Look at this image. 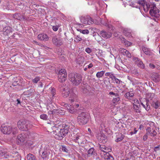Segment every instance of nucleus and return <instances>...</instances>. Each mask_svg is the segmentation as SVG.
<instances>
[{
  "instance_id": "1",
  "label": "nucleus",
  "mask_w": 160,
  "mask_h": 160,
  "mask_svg": "<svg viewBox=\"0 0 160 160\" xmlns=\"http://www.w3.org/2000/svg\"><path fill=\"white\" fill-rule=\"evenodd\" d=\"M68 125L66 124H63L61 128H59L54 126L52 127L53 131L51 132L56 139L61 140L68 133Z\"/></svg>"
},
{
  "instance_id": "2",
  "label": "nucleus",
  "mask_w": 160,
  "mask_h": 160,
  "mask_svg": "<svg viewBox=\"0 0 160 160\" xmlns=\"http://www.w3.org/2000/svg\"><path fill=\"white\" fill-rule=\"evenodd\" d=\"M1 130L2 132L6 134H9L12 133L13 135H15L18 133V131L16 127L7 126L5 124L2 125Z\"/></svg>"
},
{
  "instance_id": "3",
  "label": "nucleus",
  "mask_w": 160,
  "mask_h": 160,
  "mask_svg": "<svg viewBox=\"0 0 160 160\" xmlns=\"http://www.w3.org/2000/svg\"><path fill=\"white\" fill-rule=\"evenodd\" d=\"M69 79L75 86L78 85L82 81L81 75L78 73H70L68 75Z\"/></svg>"
},
{
  "instance_id": "4",
  "label": "nucleus",
  "mask_w": 160,
  "mask_h": 160,
  "mask_svg": "<svg viewBox=\"0 0 160 160\" xmlns=\"http://www.w3.org/2000/svg\"><path fill=\"white\" fill-rule=\"evenodd\" d=\"M29 121L25 120H21L17 123V126L19 129L22 131H27L32 127Z\"/></svg>"
},
{
  "instance_id": "5",
  "label": "nucleus",
  "mask_w": 160,
  "mask_h": 160,
  "mask_svg": "<svg viewBox=\"0 0 160 160\" xmlns=\"http://www.w3.org/2000/svg\"><path fill=\"white\" fill-rule=\"evenodd\" d=\"M89 116L88 112H82L79 114L77 118V121L79 124L84 125L89 121Z\"/></svg>"
},
{
  "instance_id": "6",
  "label": "nucleus",
  "mask_w": 160,
  "mask_h": 160,
  "mask_svg": "<svg viewBox=\"0 0 160 160\" xmlns=\"http://www.w3.org/2000/svg\"><path fill=\"white\" fill-rule=\"evenodd\" d=\"M150 8L149 13L152 17V19L157 22L160 18L159 10L155 5H151Z\"/></svg>"
},
{
  "instance_id": "7",
  "label": "nucleus",
  "mask_w": 160,
  "mask_h": 160,
  "mask_svg": "<svg viewBox=\"0 0 160 160\" xmlns=\"http://www.w3.org/2000/svg\"><path fill=\"white\" fill-rule=\"evenodd\" d=\"M67 74L66 70L64 69H62L58 72V80L60 82H63L66 80Z\"/></svg>"
},
{
  "instance_id": "8",
  "label": "nucleus",
  "mask_w": 160,
  "mask_h": 160,
  "mask_svg": "<svg viewBox=\"0 0 160 160\" xmlns=\"http://www.w3.org/2000/svg\"><path fill=\"white\" fill-rule=\"evenodd\" d=\"M80 20L82 23L86 25H90L93 23L92 19L89 16L82 17Z\"/></svg>"
},
{
  "instance_id": "9",
  "label": "nucleus",
  "mask_w": 160,
  "mask_h": 160,
  "mask_svg": "<svg viewBox=\"0 0 160 160\" xmlns=\"http://www.w3.org/2000/svg\"><path fill=\"white\" fill-rule=\"evenodd\" d=\"M53 43L57 46H60L62 44V39L59 37L55 36L52 38Z\"/></svg>"
},
{
  "instance_id": "10",
  "label": "nucleus",
  "mask_w": 160,
  "mask_h": 160,
  "mask_svg": "<svg viewBox=\"0 0 160 160\" xmlns=\"http://www.w3.org/2000/svg\"><path fill=\"white\" fill-rule=\"evenodd\" d=\"M146 2L145 0H137L135 3L132 4V6L140 9V6L144 5Z\"/></svg>"
},
{
  "instance_id": "11",
  "label": "nucleus",
  "mask_w": 160,
  "mask_h": 160,
  "mask_svg": "<svg viewBox=\"0 0 160 160\" xmlns=\"http://www.w3.org/2000/svg\"><path fill=\"white\" fill-rule=\"evenodd\" d=\"M97 138L100 142L104 143L107 141V136L103 133H100L98 135Z\"/></svg>"
},
{
  "instance_id": "12",
  "label": "nucleus",
  "mask_w": 160,
  "mask_h": 160,
  "mask_svg": "<svg viewBox=\"0 0 160 160\" xmlns=\"http://www.w3.org/2000/svg\"><path fill=\"white\" fill-rule=\"evenodd\" d=\"M50 153V150L47 148L44 147L42 152L41 157L43 159L48 158L49 155Z\"/></svg>"
},
{
  "instance_id": "13",
  "label": "nucleus",
  "mask_w": 160,
  "mask_h": 160,
  "mask_svg": "<svg viewBox=\"0 0 160 160\" xmlns=\"http://www.w3.org/2000/svg\"><path fill=\"white\" fill-rule=\"evenodd\" d=\"M62 95L64 98L67 97L69 95V89L68 86H65L61 90Z\"/></svg>"
},
{
  "instance_id": "14",
  "label": "nucleus",
  "mask_w": 160,
  "mask_h": 160,
  "mask_svg": "<svg viewBox=\"0 0 160 160\" xmlns=\"http://www.w3.org/2000/svg\"><path fill=\"white\" fill-rule=\"evenodd\" d=\"M88 155L89 157H92L94 158L97 155V153L93 148H91L88 151Z\"/></svg>"
},
{
  "instance_id": "15",
  "label": "nucleus",
  "mask_w": 160,
  "mask_h": 160,
  "mask_svg": "<svg viewBox=\"0 0 160 160\" xmlns=\"http://www.w3.org/2000/svg\"><path fill=\"white\" fill-rule=\"evenodd\" d=\"M100 34L102 37L106 39L110 38L112 35V33L110 32H107L104 30L101 31Z\"/></svg>"
},
{
  "instance_id": "16",
  "label": "nucleus",
  "mask_w": 160,
  "mask_h": 160,
  "mask_svg": "<svg viewBox=\"0 0 160 160\" xmlns=\"http://www.w3.org/2000/svg\"><path fill=\"white\" fill-rule=\"evenodd\" d=\"M150 103L152 106L156 109L158 108L160 106V101L156 98L153 101H151V103Z\"/></svg>"
},
{
  "instance_id": "17",
  "label": "nucleus",
  "mask_w": 160,
  "mask_h": 160,
  "mask_svg": "<svg viewBox=\"0 0 160 160\" xmlns=\"http://www.w3.org/2000/svg\"><path fill=\"white\" fill-rule=\"evenodd\" d=\"M3 32L4 35H8L12 32V28L9 26L3 28Z\"/></svg>"
},
{
  "instance_id": "18",
  "label": "nucleus",
  "mask_w": 160,
  "mask_h": 160,
  "mask_svg": "<svg viewBox=\"0 0 160 160\" xmlns=\"http://www.w3.org/2000/svg\"><path fill=\"white\" fill-rule=\"evenodd\" d=\"M99 148L102 151L106 152V153L112 151V148H111L107 147L103 145H100Z\"/></svg>"
},
{
  "instance_id": "19",
  "label": "nucleus",
  "mask_w": 160,
  "mask_h": 160,
  "mask_svg": "<svg viewBox=\"0 0 160 160\" xmlns=\"http://www.w3.org/2000/svg\"><path fill=\"white\" fill-rule=\"evenodd\" d=\"M146 131L147 134H148V135H150L152 137H155L157 134L156 131L154 130H153L152 131L151 128L149 127H147Z\"/></svg>"
},
{
  "instance_id": "20",
  "label": "nucleus",
  "mask_w": 160,
  "mask_h": 160,
  "mask_svg": "<svg viewBox=\"0 0 160 160\" xmlns=\"http://www.w3.org/2000/svg\"><path fill=\"white\" fill-rule=\"evenodd\" d=\"M64 107L66 108L68 110V112H70L71 113L73 114L76 111V110L74 108L73 106L71 105L70 106L67 104H65L64 105Z\"/></svg>"
},
{
  "instance_id": "21",
  "label": "nucleus",
  "mask_w": 160,
  "mask_h": 160,
  "mask_svg": "<svg viewBox=\"0 0 160 160\" xmlns=\"http://www.w3.org/2000/svg\"><path fill=\"white\" fill-rule=\"evenodd\" d=\"M38 39L40 40L48 41L49 39V37L48 35L45 33H41L38 35Z\"/></svg>"
},
{
  "instance_id": "22",
  "label": "nucleus",
  "mask_w": 160,
  "mask_h": 160,
  "mask_svg": "<svg viewBox=\"0 0 160 160\" xmlns=\"http://www.w3.org/2000/svg\"><path fill=\"white\" fill-rule=\"evenodd\" d=\"M154 94L153 93H149L147 95V99L146 101H147L148 102L151 103V101H153V100L156 98H154Z\"/></svg>"
},
{
  "instance_id": "23",
  "label": "nucleus",
  "mask_w": 160,
  "mask_h": 160,
  "mask_svg": "<svg viewBox=\"0 0 160 160\" xmlns=\"http://www.w3.org/2000/svg\"><path fill=\"white\" fill-rule=\"evenodd\" d=\"M134 59L135 61V63L137 66L142 68H144V65L141 60L137 58H135Z\"/></svg>"
},
{
  "instance_id": "24",
  "label": "nucleus",
  "mask_w": 160,
  "mask_h": 160,
  "mask_svg": "<svg viewBox=\"0 0 160 160\" xmlns=\"http://www.w3.org/2000/svg\"><path fill=\"white\" fill-rule=\"evenodd\" d=\"M142 49L143 52L146 55H151L152 54V51L149 48L145 46H142Z\"/></svg>"
},
{
  "instance_id": "25",
  "label": "nucleus",
  "mask_w": 160,
  "mask_h": 160,
  "mask_svg": "<svg viewBox=\"0 0 160 160\" xmlns=\"http://www.w3.org/2000/svg\"><path fill=\"white\" fill-rule=\"evenodd\" d=\"M26 138L27 137L26 136H25V134L24 133L19 135L17 137L18 140L21 142H23L24 141Z\"/></svg>"
},
{
  "instance_id": "26",
  "label": "nucleus",
  "mask_w": 160,
  "mask_h": 160,
  "mask_svg": "<svg viewBox=\"0 0 160 160\" xmlns=\"http://www.w3.org/2000/svg\"><path fill=\"white\" fill-rule=\"evenodd\" d=\"M121 52L123 55L126 56L127 57L129 58H131V54L126 49L122 48L121 50Z\"/></svg>"
},
{
  "instance_id": "27",
  "label": "nucleus",
  "mask_w": 160,
  "mask_h": 160,
  "mask_svg": "<svg viewBox=\"0 0 160 160\" xmlns=\"http://www.w3.org/2000/svg\"><path fill=\"white\" fill-rule=\"evenodd\" d=\"M52 113H58L61 115H63L65 112L63 110L60 109V108L58 109H53L52 111Z\"/></svg>"
},
{
  "instance_id": "28",
  "label": "nucleus",
  "mask_w": 160,
  "mask_h": 160,
  "mask_svg": "<svg viewBox=\"0 0 160 160\" xmlns=\"http://www.w3.org/2000/svg\"><path fill=\"white\" fill-rule=\"evenodd\" d=\"M82 136L77 134L74 137V141L76 142L79 143V142H81L82 141Z\"/></svg>"
},
{
  "instance_id": "29",
  "label": "nucleus",
  "mask_w": 160,
  "mask_h": 160,
  "mask_svg": "<svg viewBox=\"0 0 160 160\" xmlns=\"http://www.w3.org/2000/svg\"><path fill=\"white\" fill-rule=\"evenodd\" d=\"M133 109L135 111L137 112H140V105L139 103H138V104H133Z\"/></svg>"
},
{
  "instance_id": "30",
  "label": "nucleus",
  "mask_w": 160,
  "mask_h": 160,
  "mask_svg": "<svg viewBox=\"0 0 160 160\" xmlns=\"http://www.w3.org/2000/svg\"><path fill=\"white\" fill-rule=\"evenodd\" d=\"M104 160H113L114 158L112 155L108 153H107L104 155Z\"/></svg>"
},
{
  "instance_id": "31",
  "label": "nucleus",
  "mask_w": 160,
  "mask_h": 160,
  "mask_svg": "<svg viewBox=\"0 0 160 160\" xmlns=\"http://www.w3.org/2000/svg\"><path fill=\"white\" fill-rule=\"evenodd\" d=\"M134 96V93L130 91L125 93L124 97L128 99H130Z\"/></svg>"
},
{
  "instance_id": "32",
  "label": "nucleus",
  "mask_w": 160,
  "mask_h": 160,
  "mask_svg": "<svg viewBox=\"0 0 160 160\" xmlns=\"http://www.w3.org/2000/svg\"><path fill=\"white\" fill-rule=\"evenodd\" d=\"M124 136L122 133L118 134L116 136V139L115 140V141L117 142H120L122 141L124 138Z\"/></svg>"
},
{
  "instance_id": "33",
  "label": "nucleus",
  "mask_w": 160,
  "mask_h": 160,
  "mask_svg": "<svg viewBox=\"0 0 160 160\" xmlns=\"http://www.w3.org/2000/svg\"><path fill=\"white\" fill-rule=\"evenodd\" d=\"M123 33L126 36L129 37L131 35V33L129 30L127 28H124L123 30Z\"/></svg>"
},
{
  "instance_id": "34",
  "label": "nucleus",
  "mask_w": 160,
  "mask_h": 160,
  "mask_svg": "<svg viewBox=\"0 0 160 160\" xmlns=\"http://www.w3.org/2000/svg\"><path fill=\"white\" fill-rule=\"evenodd\" d=\"M141 105L144 107V108L147 111H148L150 108V106L148 104V102H147V101H146V105L144 104L142 102L141 103Z\"/></svg>"
},
{
  "instance_id": "35",
  "label": "nucleus",
  "mask_w": 160,
  "mask_h": 160,
  "mask_svg": "<svg viewBox=\"0 0 160 160\" xmlns=\"http://www.w3.org/2000/svg\"><path fill=\"white\" fill-rule=\"evenodd\" d=\"M27 160H36V157L32 154L29 153L27 156Z\"/></svg>"
},
{
  "instance_id": "36",
  "label": "nucleus",
  "mask_w": 160,
  "mask_h": 160,
  "mask_svg": "<svg viewBox=\"0 0 160 160\" xmlns=\"http://www.w3.org/2000/svg\"><path fill=\"white\" fill-rule=\"evenodd\" d=\"M143 8L144 11L145 12H147L148 11L149 8H150L151 5H149L146 2L145 4L144 5L141 6Z\"/></svg>"
},
{
  "instance_id": "37",
  "label": "nucleus",
  "mask_w": 160,
  "mask_h": 160,
  "mask_svg": "<svg viewBox=\"0 0 160 160\" xmlns=\"http://www.w3.org/2000/svg\"><path fill=\"white\" fill-rule=\"evenodd\" d=\"M105 72V71H102L98 72L96 74V76L97 78H102Z\"/></svg>"
},
{
  "instance_id": "38",
  "label": "nucleus",
  "mask_w": 160,
  "mask_h": 160,
  "mask_svg": "<svg viewBox=\"0 0 160 160\" xmlns=\"http://www.w3.org/2000/svg\"><path fill=\"white\" fill-rule=\"evenodd\" d=\"M76 100V95L74 94H71L69 98V101L71 102L75 101Z\"/></svg>"
},
{
  "instance_id": "39",
  "label": "nucleus",
  "mask_w": 160,
  "mask_h": 160,
  "mask_svg": "<svg viewBox=\"0 0 160 160\" xmlns=\"http://www.w3.org/2000/svg\"><path fill=\"white\" fill-rule=\"evenodd\" d=\"M116 97L113 98L112 100V102L114 104H117L119 102L120 100V98L119 97V96H115Z\"/></svg>"
},
{
  "instance_id": "40",
  "label": "nucleus",
  "mask_w": 160,
  "mask_h": 160,
  "mask_svg": "<svg viewBox=\"0 0 160 160\" xmlns=\"http://www.w3.org/2000/svg\"><path fill=\"white\" fill-rule=\"evenodd\" d=\"M122 42L123 43L127 46H129L131 45L132 43L131 42L127 41L124 38L122 39Z\"/></svg>"
},
{
  "instance_id": "41",
  "label": "nucleus",
  "mask_w": 160,
  "mask_h": 160,
  "mask_svg": "<svg viewBox=\"0 0 160 160\" xmlns=\"http://www.w3.org/2000/svg\"><path fill=\"white\" fill-rule=\"evenodd\" d=\"M5 155L6 156L7 155V152L6 150L3 149H0V155L1 156H5Z\"/></svg>"
},
{
  "instance_id": "42",
  "label": "nucleus",
  "mask_w": 160,
  "mask_h": 160,
  "mask_svg": "<svg viewBox=\"0 0 160 160\" xmlns=\"http://www.w3.org/2000/svg\"><path fill=\"white\" fill-rule=\"evenodd\" d=\"M77 30L83 34H88L89 33V31L87 29L81 30L80 29H78Z\"/></svg>"
},
{
  "instance_id": "43",
  "label": "nucleus",
  "mask_w": 160,
  "mask_h": 160,
  "mask_svg": "<svg viewBox=\"0 0 160 160\" xmlns=\"http://www.w3.org/2000/svg\"><path fill=\"white\" fill-rule=\"evenodd\" d=\"M13 18L19 20H21L22 19V17L20 16L19 14L18 13H15L13 15Z\"/></svg>"
},
{
  "instance_id": "44",
  "label": "nucleus",
  "mask_w": 160,
  "mask_h": 160,
  "mask_svg": "<svg viewBox=\"0 0 160 160\" xmlns=\"http://www.w3.org/2000/svg\"><path fill=\"white\" fill-rule=\"evenodd\" d=\"M106 76H108L109 77L113 79V78H115V76L114 74L111 72H107L105 73Z\"/></svg>"
},
{
  "instance_id": "45",
  "label": "nucleus",
  "mask_w": 160,
  "mask_h": 160,
  "mask_svg": "<svg viewBox=\"0 0 160 160\" xmlns=\"http://www.w3.org/2000/svg\"><path fill=\"white\" fill-rule=\"evenodd\" d=\"M50 89L51 91V93L52 95V97H55V95L56 94L55 89L53 87H51Z\"/></svg>"
},
{
  "instance_id": "46",
  "label": "nucleus",
  "mask_w": 160,
  "mask_h": 160,
  "mask_svg": "<svg viewBox=\"0 0 160 160\" xmlns=\"http://www.w3.org/2000/svg\"><path fill=\"white\" fill-rule=\"evenodd\" d=\"M40 118L43 120H47L48 117L46 114H42L40 115Z\"/></svg>"
},
{
  "instance_id": "47",
  "label": "nucleus",
  "mask_w": 160,
  "mask_h": 160,
  "mask_svg": "<svg viewBox=\"0 0 160 160\" xmlns=\"http://www.w3.org/2000/svg\"><path fill=\"white\" fill-rule=\"evenodd\" d=\"M40 80V78L39 77H37L32 79V81L33 82L37 83Z\"/></svg>"
},
{
  "instance_id": "48",
  "label": "nucleus",
  "mask_w": 160,
  "mask_h": 160,
  "mask_svg": "<svg viewBox=\"0 0 160 160\" xmlns=\"http://www.w3.org/2000/svg\"><path fill=\"white\" fill-rule=\"evenodd\" d=\"M15 104L17 106H18L19 105H21V101L20 100V99L18 98L16 100H15L14 101Z\"/></svg>"
},
{
  "instance_id": "49",
  "label": "nucleus",
  "mask_w": 160,
  "mask_h": 160,
  "mask_svg": "<svg viewBox=\"0 0 160 160\" xmlns=\"http://www.w3.org/2000/svg\"><path fill=\"white\" fill-rule=\"evenodd\" d=\"M131 130L132 131L130 132L131 135L136 134L138 131V130H137L135 128H132Z\"/></svg>"
},
{
  "instance_id": "50",
  "label": "nucleus",
  "mask_w": 160,
  "mask_h": 160,
  "mask_svg": "<svg viewBox=\"0 0 160 160\" xmlns=\"http://www.w3.org/2000/svg\"><path fill=\"white\" fill-rule=\"evenodd\" d=\"M75 39L76 40L77 42H78L82 40V38L80 36V35H77L76 36Z\"/></svg>"
},
{
  "instance_id": "51",
  "label": "nucleus",
  "mask_w": 160,
  "mask_h": 160,
  "mask_svg": "<svg viewBox=\"0 0 160 160\" xmlns=\"http://www.w3.org/2000/svg\"><path fill=\"white\" fill-rule=\"evenodd\" d=\"M59 28L58 25L52 26V29L54 31H57Z\"/></svg>"
},
{
  "instance_id": "52",
  "label": "nucleus",
  "mask_w": 160,
  "mask_h": 160,
  "mask_svg": "<svg viewBox=\"0 0 160 160\" xmlns=\"http://www.w3.org/2000/svg\"><path fill=\"white\" fill-rule=\"evenodd\" d=\"M62 150L63 151L66 152H68V149L64 146H62Z\"/></svg>"
},
{
  "instance_id": "53",
  "label": "nucleus",
  "mask_w": 160,
  "mask_h": 160,
  "mask_svg": "<svg viewBox=\"0 0 160 160\" xmlns=\"http://www.w3.org/2000/svg\"><path fill=\"white\" fill-rule=\"evenodd\" d=\"M85 51L88 53H90L92 51L89 48H88L85 49Z\"/></svg>"
},
{
  "instance_id": "54",
  "label": "nucleus",
  "mask_w": 160,
  "mask_h": 160,
  "mask_svg": "<svg viewBox=\"0 0 160 160\" xmlns=\"http://www.w3.org/2000/svg\"><path fill=\"white\" fill-rule=\"evenodd\" d=\"M160 150V145L158 146L155 147L154 148V150L155 152H157Z\"/></svg>"
},
{
  "instance_id": "55",
  "label": "nucleus",
  "mask_w": 160,
  "mask_h": 160,
  "mask_svg": "<svg viewBox=\"0 0 160 160\" xmlns=\"http://www.w3.org/2000/svg\"><path fill=\"white\" fill-rule=\"evenodd\" d=\"M113 79H114V81L116 83H119V84L120 83V81L118 79L116 78L115 76V78H113Z\"/></svg>"
},
{
  "instance_id": "56",
  "label": "nucleus",
  "mask_w": 160,
  "mask_h": 160,
  "mask_svg": "<svg viewBox=\"0 0 160 160\" xmlns=\"http://www.w3.org/2000/svg\"><path fill=\"white\" fill-rule=\"evenodd\" d=\"M109 94L110 95H114L115 96H115H119L118 94L117 93H115L114 92H109Z\"/></svg>"
},
{
  "instance_id": "57",
  "label": "nucleus",
  "mask_w": 160,
  "mask_h": 160,
  "mask_svg": "<svg viewBox=\"0 0 160 160\" xmlns=\"http://www.w3.org/2000/svg\"><path fill=\"white\" fill-rule=\"evenodd\" d=\"M148 134H147V133L146 134L143 136V139L144 141H146L148 138Z\"/></svg>"
},
{
  "instance_id": "58",
  "label": "nucleus",
  "mask_w": 160,
  "mask_h": 160,
  "mask_svg": "<svg viewBox=\"0 0 160 160\" xmlns=\"http://www.w3.org/2000/svg\"><path fill=\"white\" fill-rule=\"evenodd\" d=\"M93 66L92 63H91L88 66V68L90 69L92 68Z\"/></svg>"
},
{
  "instance_id": "59",
  "label": "nucleus",
  "mask_w": 160,
  "mask_h": 160,
  "mask_svg": "<svg viewBox=\"0 0 160 160\" xmlns=\"http://www.w3.org/2000/svg\"><path fill=\"white\" fill-rule=\"evenodd\" d=\"M149 66L150 68L152 69L154 68L155 67V65L153 64H152V63H150L149 64Z\"/></svg>"
},
{
  "instance_id": "60",
  "label": "nucleus",
  "mask_w": 160,
  "mask_h": 160,
  "mask_svg": "<svg viewBox=\"0 0 160 160\" xmlns=\"http://www.w3.org/2000/svg\"><path fill=\"white\" fill-rule=\"evenodd\" d=\"M138 102V99H135L134 100V104H138V103H139Z\"/></svg>"
},
{
  "instance_id": "61",
  "label": "nucleus",
  "mask_w": 160,
  "mask_h": 160,
  "mask_svg": "<svg viewBox=\"0 0 160 160\" xmlns=\"http://www.w3.org/2000/svg\"><path fill=\"white\" fill-rule=\"evenodd\" d=\"M17 84V83L16 82H14L12 83V85L13 86H16Z\"/></svg>"
},
{
  "instance_id": "62",
  "label": "nucleus",
  "mask_w": 160,
  "mask_h": 160,
  "mask_svg": "<svg viewBox=\"0 0 160 160\" xmlns=\"http://www.w3.org/2000/svg\"><path fill=\"white\" fill-rule=\"evenodd\" d=\"M74 106L76 108H77L79 107V104H75Z\"/></svg>"
},
{
  "instance_id": "63",
  "label": "nucleus",
  "mask_w": 160,
  "mask_h": 160,
  "mask_svg": "<svg viewBox=\"0 0 160 160\" xmlns=\"http://www.w3.org/2000/svg\"><path fill=\"white\" fill-rule=\"evenodd\" d=\"M105 26H108V24L107 23H103V24Z\"/></svg>"
},
{
  "instance_id": "64",
  "label": "nucleus",
  "mask_w": 160,
  "mask_h": 160,
  "mask_svg": "<svg viewBox=\"0 0 160 160\" xmlns=\"http://www.w3.org/2000/svg\"><path fill=\"white\" fill-rule=\"evenodd\" d=\"M101 128H102V129H104V128H102V126H104V125H103V124H102L101 125Z\"/></svg>"
}]
</instances>
